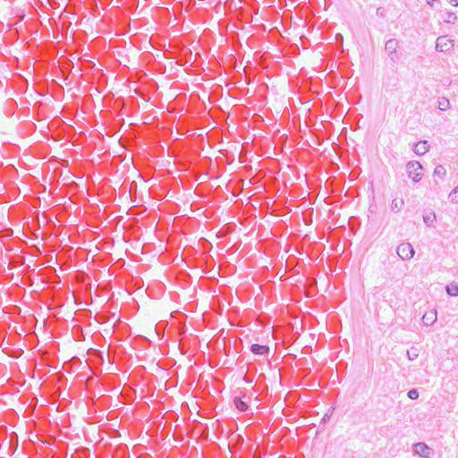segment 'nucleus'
Masks as SVG:
<instances>
[{"instance_id": "f257e3e1", "label": "nucleus", "mask_w": 458, "mask_h": 458, "mask_svg": "<svg viewBox=\"0 0 458 458\" xmlns=\"http://www.w3.org/2000/svg\"><path fill=\"white\" fill-rule=\"evenodd\" d=\"M422 165L419 161H410L406 165V172L408 177L412 180L413 182H419L422 178Z\"/></svg>"}, {"instance_id": "f03ea898", "label": "nucleus", "mask_w": 458, "mask_h": 458, "mask_svg": "<svg viewBox=\"0 0 458 458\" xmlns=\"http://www.w3.org/2000/svg\"><path fill=\"white\" fill-rule=\"evenodd\" d=\"M396 253L403 260H410L413 258L415 250L410 242H403L398 245Z\"/></svg>"}, {"instance_id": "7ed1b4c3", "label": "nucleus", "mask_w": 458, "mask_h": 458, "mask_svg": "<svg viewBox=\"0 0 458 458\" xmlns=\"http://www.w3.org/2000/svg\"><path fill=\"white\" fill-rule=\"evenodd\" d=\"M413 453L421 458H431L434 451L424 442H419L412 446Z\"/></svg>"}, {"instance_id": "20e7f679", "label": "nucleus", "mask_w": 458, "mask_h": 458, "mask_svg": "<svg viewBox=\"0 0 458 458\" xmlns=\"http://www.w3.org/2000/svg\"><path fill=\"white\" fill-rule=\"evenodd\" d=\"M454 47V40L448 36H439L436 40V50L438 52H447Z\"/></svg>"}, {"instance_id": "39448f33", "label": "nucleus", "mask_w": 458, "mask_h": 458, "mask_svg": "<svg viewBox=\"0 0 458 458\" xmlns=\"http://www.w3.org/2000/svg\"><path fill=\"white\" fill-rule=\"evenodd\" d=\"M399 42L395 38H390L386 42L385 50L387 53L388 56L392 61H395L398 56L396 53V49L398 47Z\"/></svg>"}, {"instance_id": "423d86ee", "label": "nucleus", "mask_w": 458, "mask_h": 458, "mask_svg": "<svg viewBox=\"0 0 458 458\" xmlns=\"http://www.w3.org/2000/svg\"><path fill=\"white\" fill-rule=\"evenodd\" d=\"M250 351L255 355L267 356L269 354L270 348L266 344H253L250 345Z\"/></svg>"}, {"instance_id": "0eeeda50", "label": "nucleus", "mask_w": 458, "mask_h": 458, "mask_svg": "<svg viewBox=\"0 0 458 458\" xmlns=\"http://www.w3.org/2000/svg\"><path fill=\"white\" fill-rule=\"evenodd\" d=\"M429 147L430 146L428 140H420L414 145L413 151L416 155L422 156L429 150Z\"/></svg>"}, {"instance_id": "6e6552de", "label": "nucleus", "mask_w": 458, "mask_h": 458, "mask_svg": "<svg viewBox=\"0 0 458 458\" xmlns=\"http://www.w3.org/2000/svg\"><path fill=\"white\" fill-rule=\"evenodd\" d=\"M437 318V313L436 310H431L428 312H426L422 317V322L425 326L429 327L432 326Z\"/></svg>"}, {"instance_id": "1a4fd4ad", "label": "nucleus", "mask_w": 458, "mask_h": 458, "mask_svg": "<svg viewBox=\"0 0 458 458\" xmlns=\"http://www.w3.org/2000/svg\"><path fill=\"white\" fill-rule=\"evenodd\" d=\"M233 404L235 408L242 412L246 411L249 409L247 402L243 401L240 396H235L233 398Z\"/></svg>"}, {"instance_id": "9d476101", "label": "nucleus", "mask_w": 458, "mask_h": 458, "mask_svg": "<svg viewBox=\"0 0 458 458\" xmlns=\"http://www.w3.org/2000/svg\"><path fill=\"white\" fill-rule=\"evenodd\" d=\"M437 106L440 111H446L450 108V101L445 97H439L437 101Z\"/></svg>"}, {"instance_id": "9b49d317", "label": "nucleus", "mask_w": 458, "mask_h": 458, "mask_svg": "<svg viewBox=\"0 0 458 458\" xmlns=\"http://www.w3.org/2000/svg\"><path fill=\"white\" fill-rule=\"evenodd\" d=\"M445 292L450 296H458V284L453 282L445 286Z\"/></svg>"}, {"instance_id": "f8f14e48", "label": "nucleus", "mask_w": 458, "mask_h": 458, "mask_svg": "<svg viewBox=\"0 0 458 458\" xmlns=\"http://www.w3.org/2000/svg\"><path fill=\"white\" fill-rule=\"evenodd\" d=\"M404 205V201L403 199H394L391 203V209L393 211L399 212Z\"/></svg>"}, {"instance_id": "ddd939ff", "label": "nucleus", "mask_w": 458, "mask_h": 458, "mask_svg": "<svg viewBox=\"0 0 458 458\" xmlns=\"http://www.w3.org/2000/svg\"><path fill=\"white\" fill-rule=\"evenodd\" d=\"M445 174H446V170L444 165H438L435 167L434 172H433V175L435 177H439V178L443 179L445 176Z\"/></svg>"}, {"instance_id": "4468645a", "label": "nucleus", "mask_w": 458, "mask_h": 458, "mask_svg": "<svg viewBox=\"0 0 458 458\" xmlns=\"http://www.w3.org/2000/svg\"><path fill=\"white\" fill-rule=\"evenodd\" d=\"M419 349L415 346H411L407 350V358L409 360H415L419 357Z\"/></svg>"}, {"instance_id": "2eb2a0df", "label": "nucleus", "mask_w": 458, "mask_h": 458, "mask_svg": "<svg viewBox=\"0 0 458 458\" xmlns=\"http://www.w3.org/2000/svg\"><path fill=\"white\" fill-rule=\"evenodd\" d=\"M423 220L427 225H432L433 223L436 221L435 213H430L428 215L423 216Z\"/></svg>"}, {"instance_id": "dca6fc26", "label": "nucleus", "mask_w": 458, "mask_h": 458, "mask_svg": "<svg viewBox=\"0 0 458 458\" xmlns=\"http://www.w3.org/2000/svg\"><path fill=\"white\" fill-rule=\"evenodd\" d=\"M457 20V15L455 13H453V12H448L446 13V17L445 19V21L446 23H451V24H454Z\"/></svg>"}, {"instance_id": "f3484780", "label": "nucleus", "mask_w": 458, "mask_h": 458, "mask_svg": "<svg viewBox=\"0 0 458 458\" xmlns=\"http://www.w3.org/2000/svg\"><path fill=\"white\" fill-rule=\"evenodd\" d=\"M449 200L453 203L458 202V186L455 187L450 193H449Z\"/></svg>"}, {"instance_id": "a211bd4d", "label": "nucleus", "mask_w": 458, "mask_h": 458, "mask_svg": "<svg viewBox=\"0 0 458 458\" xmlns=\"http://www.w3.org/2000/svg\"><path fill=\"white\" fill-rule=\"evenodd\" d=\"M419 395H420L419 391H418L417 389H415V388L409 390V391H408V393H407V396H408L411 400H416V399H418V398H419Z\"/></svg>"}, {"instance_id": "6ab92c4d", "label": "nucleus", "mask_w": 458, "mask_h": 458, "mask_svg": "<svg viewBox=\"0 0 458 458\" xmlns=\"http://www.w3.org/2000/svg\"><path fill=\"white\" fill-rule=\"evenodd\" d=\"M427 4L432 7L436 8L439 5L440 2L438 0H427Z\"/></svg>"}, {"instance_id": "aec40b11", "label": "nucleus", "mask_w": 458, "mask_h": 458, "mask_svg": "<svg viewBox=\"0 0 458 458\" xmlns=\"http://www.w3.org/2000/svg\"><path fill=\"white\" fill-rule=\"evenodd\" d=\"M333 411H334V408H333V407H331V408H329V409H328L327 412V413L323 416V418H322V420H323L324 422H325V421H327V420L329 419V417L331 416V414H332Z\"/></svg>"}, {"instance_id": "412c9836", "label": "nucleus", "mask_w": 458, "mask_h": 458, "mask_svg": "<svg viewBox=\"0 0 458 458\" xmlns=\"http://www.w3.org/2000/svg\"><path fill=\"white\" fill-rule=\"evenodd\" d=\"M449 4L453 6H458V0H449Z\"/></svg>"}, {"instance_id": "4be33fe9", "label": "nucleus", "mask_w": 458, "mask_h": 458, "mask_svg": "<svg viewBox=\"0 0 458 458\" xmlns=\"http://www.w3.org/2000/svg\"><path fill=\"white\" fill-rule=\"evenodd\" d=\"M243 380L248 383V384H251L252 383V379L247 377H244Z\"/></svg>"}, {"instance_id": "5701e85b", "label": "nucleus", "mask_w": 458, "mask_h": 458, "mask_svg": "<svg viewBox=\"0 0 458 458\" xmlns=\"http://www.w3.org/2000/svg\"><path fill=\"white\" fill-rule=\"evenodd\" d=\"M377 15H380V16H382V15H383V14H382V12H381V8H377Z\"/></svg>"}]
</instances>
